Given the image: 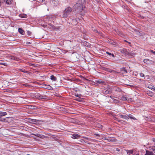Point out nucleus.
I'll return each mask as SVG.
<instances>
[{"mask_svg": "<svg viewBox=\"0 0 155 155\" xmlns=\"http://www.w3.org/2000/svg\"><path fill=\"white\" fill-rule=\"evenodd\" d=\"M129 54L133 56L135 54V53H133L132 52H130L129 53Z\"/></svg>", "mask_w": 155, "mask_h": 155, "instance_id": "nucleus-27", "label": "nucleus"}, {"mask_svg": "<svg viewBox=\"0 0 155 155\" xmlns=\"http://www.w3.org/2000/svg\"><path fill=\"white\" fill-rule=\"evenodd\" d=\"M93 30L95 32H97L98 33H99V32H98L97 30L96 29H94H94H93Z\"/></svg>", "mask_w": 155, "mask_h": 155, "instance_id": "nucleus-35", "label": "nucleus"}, {"mask_svg": "<svg viewBox=\"0 0 155 155\" xmlns=\"http://www.w3.org/2000/svg\"><path fill=\"white\" fill-rule=\"evenodd\" d=\"M126 85L130 86V85L128 84H126Z\"/></svg>", "mask_w": 155, "mask_h": 155, "instance_id": "nucleus-43", "label": "nucleus"}, {"mask_svg": "<svg viewBox=\"0 0 155 155\" xmlns=\"http://www.w3.org/2000/svg\"><path fill=\"white\" fill-rule=\"evenodd\" d=\"M104 139L105 140H107L109 142H113L115 141V139L114 138H104Z\"/></svg>", "mask_w": 155, "mask_h": 155, "instance_id": "nucleus-7", "label": "nucleus"}, {"mask_svg": "<svg viewBox=\"0 0 155 155\" xmlns=\"http://www.w3.org/2000/svg\"><path fill=\"white\" fill-rule=\"evenodd\" d=\"M18 31H19V33L20 34L22 35H24V34L25 33V32L22 29H21V28H19L18 29Z\"/></svg>", "mask_w": 155, "mask_h": 155, "instance_id": "nucleus-14", "label": "nucleus"}, {"mask_svg": "<svg viewBox=\"0 0 155 155\" xmlns=\"http://www.w3.org/2000/svg\"><path fill=\"white\" fill-rule=\"evenodd\" d=\"M86 80H87V81H88V79H86Z\"/></svg>", "mask_w": 155, "mask_h": 155, "instance_id": "nucleus-44", "label": "nucleus"}, {"mask_svg": "<svg viewBox=\"0 0 155 155\" xmlns=\"http://www.w3.org/2000/svg\"><path fill=\"white\" fill-rule=\"evenodd\" d=\"M107 70L108 72H110V73H111V72L112 71H113L112 70H111V69H107Z\"/></svg>", "mask_w": 155, "mask_h": 155, "instance_id": "nucleus-24", "label": "nucleus"}, {"mask_svg": "<svg viewBox=\"0 0 155 155\" xmlns=\"http://www.w3.org/2000/svg\"><path fill=\"white\" fill-rule=\"evenodd\" d=\"M0 121H2V122H4L3 118V119H0Z\"/></svg>", "mask_w": 155, "mask_h": 155, "instance_id": "nucleus-38", "label": "nucleus"}, {"mask_svg": "<svg viewBox=\"0 0 155 155\" xmlns=\"http://www.w3.org/2000/svg\"><path fill=\"white\" fill-rule=\"evenodd\" d=\"M120 116V117L126 120H128L129 119L128 117L126 115H124L122 114H120L119 115Z\"/></svg>", "mask_w": 155, "mask_h": 155, "instance_id": "nucleus-9", "label": "nucleus"}, {"mask_svg": "<svg viewBox=\"0 0 155 155\" xmlns=\"http://www.w3.org/2000/svg\"><path fill=\"white\" fill-rule=\"evenodd\" d=\"M116 150L117 151H118V152H119L120 151V150L119 148H116Z\"/></svg>", "mask_w": 155, "mask_h": 155, "instance_id": "nucleus-37", "label": "nucleus"}, {"mask_svg": "<svg viewBox=\"0 0 155 155\" xmlns=\"http://www.w3.org/2000/svg\"><path fill=\"white\" fill-rule=\"evenodd\" d=\"M71 138L73 139H78L80 137V136L77 134H74L72 135Z\"/></svg>", "mask_w": 155, "mask_h": 155, "instance_id": "nucleus-6", "label": "nucleus"}, {"mask_svg": "<svg viewBox=\"0 0 155 155\" xmlns=\"http://www.w3.org/2000/svg\"><path fill=\"white\" fill-rule=\"evenodd\" d=\"M113 71H112L111 73H112L114 74H116V71H115L113 70Z\"/></svg>", "mask_w": 155, "mask_h": 155, "instance_id": "nucleus-34", "label": "nucleus"}, {"mask_svg": "<svg viewBox=\"0 0 155 155\" xmlns=\"http://www.w3.org/2000/svg\"><path fill=\"white\" fill-rule=\"evenodd\" d=\"M152 140L155 143V138H153L152 139Z\"/></svg>", "mask_w": 155, "mask_h": 155, "instance_id": "nucleus-36", "label": "nucleus"}, {"mask_svg": "<svg viewBox=\"0 0 155 155\" xmlns=\"http://www.w3.org/2000/svg\"><path fill=\"white\" fill-rule=\"evenodd\" d=\"M146 152L144 155H155L153 150H151V148L149 150H146Z\"/></svg>", "mask_w": 155, "mask_h": 155, "instance_id": "nucleus-4", "label": "nucleus"}, {"mask_svg": "<svg viewBox=\"0 0 155 155\" xmlns=\"http://www.w3.org/2000/svg\"><path fill=\"white\" fill-rule=\"evenodd\" d=\"M102 126L101 125H100L99 126V128H102Z\"/></svg>", "mask_w": 155, "mask_h": 155, "instance_id": "nucleus-40", "label": "nucleus"}, {"mask_svg": "<svg viewBox=\"0 0 155 155\" xmlns=\"http://www.w3.org/2000/svg\"><path fill=\"white\" fill-rule=\"evenodd\" d=\"M137 155H139L137 154Z\"/></svg>", "mask_w": 155, "mask_h": 155, "instance_id": "nucleus-46", "label": "nucleus"}, {"mask_svg": "<svg viewBox=\"0 0 155 155\" xmlns=\"http://www.w3.org/2000/svg\"><path fill=\"white\" fill-rule=\"evenodd\" d=\"M120 71L123 74H125L127 72L126 69L125 68H123L120 69Z\"/></svg>", "mask_w": 155, "mask_h": 155, "instance_id": "nucleus-12", "label": "nucleus"}, {"mask_svg": "<svg viewBox=\"0 0 155 155\" xmlns=\"http://www.w3.org/2000/svg\"><path fill=\"white\" fill-rule=\"evenodd\" d=\"M114 119H115V120H117L119 122H120L121 123H122V120H117V118H116V117H115V118H114Z\"/></svg>", "mask_w": 155, "mask_h": 155, "instance_id": "nucleus-30", "label": "nucleus"}, {"mask_svg": "<svg viewBox=\"0 0 155 155\" xmlns=\"http://www.w3.org/2000/svg\"><path fill=\"white\" fill-rule=\"evenodd\" d=\"M19 70L23 72H24V73H27V71H26L24 69H19Z\"/></svg>", "mask_w": 155, "mask_h": 155, "instance_id": "nucleus-20", "label": "nucleus"}, {"mask_svg": "<svg viewBox=\"0 0 155 155\" xmlns=\"http://www.w3.org/2000/svg\"><path fill=\"white\" fill-rule=\"evenodd\" d=\"M4 122L10 123L12 121V118L11 117H8L3 118Z\"/></svg>", "mask_w": 155, "mask_h": 155, "instance_id": "nucleus-3", "label": "nucleus"}, {"mask_svg": "<svg viewBox=\"0 0 155 155\" xmlns=\"http://www.w3.org/2000/svg\"><path fill=\"white\" fill-rule=\"evenodd\" d=\"M7 115V113L5 112L0 111V118Z\"/></svg>", "mask_w": 155, "mask_h": 155, "instance_id": "nucleus-10", "label": "nucleus"}, {"mask_svg": "<svg viewBox=\"0 0 155 155\" xmlns=\"http://www.w3.org/2000/svg\"><path fill=\"white\" fill-rule=\"evenodd\" d=\"M36 96L37 98L40 99H44L45 97V96L41 95L39 94H37Z\"/></svg>", "mask_w": 155, "mask_h": 155, "instance_id": "nucleus-11", "label": "nucleus"}, {"mask_svg": "<svg viewBox=\"0 0 155 155\" xmlns=\"http://www.w3.org/2000/svg\"><path fill=\"white\" fill-rule=\"evenodd\" d=\"M96 82L98 83L101 84H103L104 83V82L103 81L99 80L97 81Z\"/></svg>", "mask_w": 155, "mask_h": 155, "instance_id": "nucleus-19", "label": "nucleus"}, {"mask_svg": "<svg viewBox=\"0 0 155 155\" xmlns=\"http://www.w3.org/2000/svg\"><path fill=\"white\" fill-rule=\"evenodd\" d=\"M33 135H35V136H37L38 137H39L41 138H45V136L43 135H42V134H34Z\"/></svg>", "mask_w": 155, "mask_h": 155, "instance_id": "nucleus-8", "label": "nucleus"}, {"mask_svg": "<svg viewBox=\"0 0 155 155\" xmlns=\"http://www.w3.org/2000/svg\"><path fill=\"white\" fill-rule=\"evenodd\" d=\"M140 76L141 77H143L144 76V75L143 73H141L140 74Z\"/></svg>", "mask_w": 155, "mask_h": 155, "instance_id": "nucleus-25", "label": "nucleus"}, {"mask_svg": "<svg viewBox=\"0 0 155 155\" xmlns=\"http://www.w3.org/2000/svg\"><path fill=\"white\" fill-rule=\"evenodd\" d=\"M125 150L126 151L127 154H128V153L132 154V153H133V150Z\"/></svg>", "mask_w": 155, "mask_h": 155, "instance_id": "nucleus-16", "label": "nucleus"}, {"mask_svg": "<svg viewBox=\"0 0 155 155\" xmlns=\"http://www.w3.org/2000/svg\"><path fill=\"white\" fill-rule=\"evenodd\" d=\"M75 96L76 97H80V96H81V95L80 94H75Z\"/></svg>", "mask_w": 155, "mask_h": 155, "instance_id": "nucleus-28", "label": "nucleus"}, {"mask_svg": "<svg viewBox=\"0 0 155 155\" xmlns=\"http://www.w3.org/2000/svg\"><path fill=\"white\" fill-rule=\"evenodd\" d=\"M51 80H52L53 81H56L57 80V78L56 77H55L54 75H52L51 76Z\"/></svg>", "mask_w": 155, "mask_h": 155, "instance_id": "nucleus-15", "label": "nucleus"}, {"mask_svg": "<svg viewBox=\"0 0 155 155\" xmlns=\"http://www.w3.org/2000/svg\"><path fill=\"white\" fill-rule=\"evenodd\" d=\"M110 97L112 98L113 102L116 103L119 102V101L118 100L115 99L113 98L112 97Z\"/></svg>", "mask_w": 155, "mask_h": 155, "instance_id": "nucleus-17", "label": "nucleus"}, {"mask_svg": "<svg viewBox=\"0 0 155 155\" xmlns=\"http://www.w3.org/2000/svg\"><path fill=\"white\" fill-rule=\"evenodd\" d=\"M149 60L147 59H145L143 60V62H144V63H148V62H149Z\"/></svg>", "mask_w": 155, "mask_h": 155, "instance_id": "nucleus-23", "label": "nucleus"}, {"mask_svg": "<svg viewBox=\"0 0 155 155\" xmlns=\"http://www.w3.org/2000/svg\"><path fill=\"white\" fill-rule=\"evenodd\" d=\"M121 99L123 101H126L127 100V98L124 96H123L121 97Z\"/></svg>", "mask_w": 155, "mask_h": 155, "instance_id": "nucleus-21", "label": "nucleus"}, {"mask_svg": "<svg viewBox=\"0 0 155 155\" xmlns=\"http://www.w3.org/2000/svg\"><path fill=\"white\" fill-rule=\"evenodd\" d=\"M31 32L30 31H27V33L28 35H30L31 34Z\"/></svg>", "mask_w": 155, "mask_h": 155, "instance_id": "nucleus-31", "label": "nucleus"}, {"mask_svg": "<svg viewBox=\"0 0 155 155\" xmlns=\"http://www.w3.org/2000/svg\"><path fill=\"white\" fill-rule=\"evenodd\" d=\"M24 85H25V86H27V85H25V84H24Z\"/></svg>", "mask_w": 155, "mask_h": 155, "instance_id": "nucleus-45", "label": "nucleus"}, {"mask_svg": "<svg viewBox=\"0 0 155 155\" xmlns=\"http://www.w3.org/2000/svg\"><path fill=\"white\" fill-rule=\"evenodd\" d=\"M128 117L130 119H132L133 120H136V119L135 117H134L132 116L131 115V114H129L128 116Z\"/></svg>", "mask_w": 155, "mask_h": 155, "instance_id": "nucleus-18", "label": "nucleus"}, {"mask_svg": "<svg viewBox=\"0 0 155 155\" xmlns=\"http://www.w3.org/2000/svg\"><path fill=\"white\" fill-rule=\"evenodd\" d=\"M139 81H141L142 82H143L144 81L143 80H141L140 79H139Z\"/></svg>", "mask_w": 155, "mask_h": 155, "instance_id": "nucleus-39", "label": "nucleus"}, {"mask_svg": "<svg viewBox=\"0 0 155 155\" xmlns=\"http://www.w3.org/2000/svg\"><path fill=\"white\" fill-rule=\"evenodd\" d=\"M150 78V77L149 75H147L144 78V79H148Z\"/></svg>", "mask_w": 155, "mask_h": 155, "instance_id": "nucleus-26", "label": "nucleus"}, {"mask_svg": "<svg viewBox=\"0 0 155 155\" xmlns=\"http://www.w3.org/2000/svg\"><path fill=\"white\" fill-rule=\"evenodd\" d=\"M72 11V8L70 7H68L63 11L62 17L67 18L70 15Z\"/></svg>", "mask_w": 155, "mask_h": 155, "instance_id": "nucleus-2", "label": "nucleus"}, {"mask_svg": "<svg viewBox=\"0 0 155 155\" xmlns=\"http://www.w3.org/2000/svg\"><path fill=\"white\" fill-rule=\"evenodd\" d=\"M111 55H112V57H113V58L114 57V54H111Z\"/></svg>", "mask_w": 155, "mask_h": 155, "instance_id": "nucleus-41", "label": "nucleus"}, {"mask_svg": "<svg viewBox=\"0 0 155 155\" xmlns=\"http://www.w3.org/2000/svg\"><path fill=\"white\" fill-rule=\"evenodd\" d=\"M106 53L109 55H111L112 54L111 53H109L108 52H106Z\"/></svg>", "mask_w": 155, "mask_h": 155, "instance_id": "nucleus-32", "label": "nucleus"}, {"mask_svg": "<svg viewBox=\"0 0 155 155\" xmlns=\"http://www.w3.org/2000/svg\"><path fill=\"white\" fill-rule=\"evenodd\" d=\"M85 8V6L82 4L81 1V0L78 1L74 6V9L76 12L79 13L81 15H84L85 13L84 10Z\"/></svg>", "mask_w": 155, "mask_h": 155, "instance_id": "nucleus-1", "label": "nucleus"}, {"mask_svg": "<svg viewBox=\"0 0 155 155\" xmlns=\"http://www.w3.org/2000/svg\"><path fill=\"white\" fill-rule=\"evenodd\" d=\"M30 42H27V44H30Z\"/></svg>", "mask_w": 155, "mask_h": 155, "instance_id": "nucleus-42", "label": "nucleus"}, {"mask_svg": "<svg viewBox=\"0 0 155 155\" xmlns=\"http://www.w3.org/2000/svg\"><path fill=\"white\" fill-rule=\"evenodd\" d=\"M28 122L29 123L35 124L37 122V120L35 119H29Z\"/></svg>", "mask_w": 155, "mask_h": 155, "instance_id": "nucleus-5", "label": "nucleus"}, {"mask_svg": "<svg viewBox=\"0 0 155 155\" xmlns=\"http://www.w3.org/2000/svg\"><path fill=\"white\" fill-rule=\"evenodd\" d=\"M21 17L23 18H26L27 17V16L26 15L23 14L21 15Z\"/></svg>", "mask_w": 155, "mask_h": 155, "instance_id": "nucleus-22", "label": "nucleus"}, {"mask_svg": "<svg viewBox=\"0 0 155 155\" xmlns=\"http://www.w3.org/2000/svg\"><path fill=\"white\" fill-rule=\"evenodd\" d=\"M0 64H2V65H4L5 66H7V64H6V63H0Z\"/></svg>", "mask_w": 155, "mask_h": 155, "instance_id": "nucleus-29", "label": "nucleus"}, {"mask_svg": "<svg viewBox=\"0 0 155 155\" xmlns=\"http://www.w3.org/2000/svg\"><path fill=\"white\" fill-rule=\"evenodd\" d=\"M3 1L8 4H10L12 2V0H3Z\"/></svg>", "mask_w": 155, "mask_h": 155, "instance_id": "nucleus-13", "label": "nucleus"}, {"mask_svg": "<svg viewBox=\"0 0 155 155\" xmlns=\"http://www.w3.org/2000/svg\"><path fill=\"white\" fill-rule=\"evenodd\" d=\"M150 52H151L153 54H155V51H153L152 50H150Z\"/></svg>", "mask_w": 155, "mask_h": 155, "instance_id": "nucleus-33", "label": "nucleus"}]
</instances>
